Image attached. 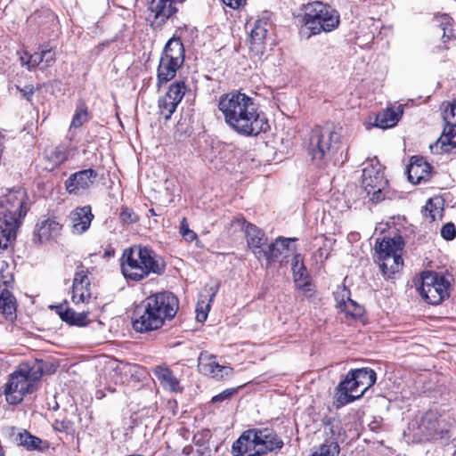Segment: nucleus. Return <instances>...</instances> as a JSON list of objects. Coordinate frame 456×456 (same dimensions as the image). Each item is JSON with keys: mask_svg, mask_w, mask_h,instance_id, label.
<instances>
[{"mask_svg": "<svg viewBox=\"0 0 456 456\" xmlns=\"http://www.w3.org/2000/svg\"><path fill=\"white\" fill-rule=\"evenodd\" d=\"M218 110L228 126L240 135L256 136L269 128L255 100L246 94L231 92L222 95Z\"/></svg>", "mask_w": 456, "mask_h": 456, "instance_id": "nucleus-1", "label": "nucleus"}, {"mask_svg": "<svg viewBox=\"0 0 456 456\" xmlns=\"http://www.w3.org/2000/svg\"><path fill=\"white\" fill-rule=\"evenodd\" d=\"M178 299L170 292H161L147 297L135 306L133 328L137 332H148L161 328L166 320L175 317Z\"/></svg>", "mask_w": 456, "mask_h": 456, "instance_id": "nucleus-2", "label": "nucleus"}, {"mask_svg": "<svg viewBox=\"0 0 456 456\" xmlns=\"http://www.w3.org/2000/svg\"><path fill=\"white\" fill-rule=\"evenodd\" d=\"M164 270L162 258L149 247L134 245L124 250L121 271L127 280L138 281L150 274H161Z\"/></svg>", "mask_w": 456, "mask_h": 456, "instance_id": "nucleus-3", "label": "nucleus"}, {"mask_svg": "<svg viewBox=\"0 0 456 456\" xmlns=\"http://www.w3.org/2000/svg\"><path fill=\"white\" fill-rule=\"evenodd\" d=\"M45 363L33 359L21 362L5 385L4 395L10 404L20 403L24 396L32 394L44 375Z\"/></svg>", "mask_w": 456, "mask_h": 456, "instance_id": "nucleus-4", "label": "nucleus"}, {"mask_svg": "<svg viewBox=\"0 0 456 456\" xmlns=\"http://www.w3.org/2000/svg\"><path fill=\"white\" fill-rule=\"evenodd\" d=\"M23 189L9 191L0 200V249L7 248L15 239L20 220L27 213Z\"/></svg>", "mask_w": 456, "mask_h": 456, "instance_id": "nucleus-5", "label": "nucleus"}, {"mask_svg": "<svg viewBox=\"0 0 456 456\" xmlns=\"http://www.w3.org/2000/svg\"><path fill=\"white\" fill-rule=\"evenodd\" d=\"M283 441L268 428L245 430L232 444L233 456H264L281 449Z\"/></svg>", "mask_w": 456, "mask_h": 456, "instance_id": "nucleus-6", "label": "nucleus"}, {"mask_svg": "<svg viewBox=\"0 0 456 456\" xmlns=\"http://www.w3.org/2000/svg\"><path fill=\"white\" fill-rule=\"evenodd\" d=\"M341 139V127L332 123L314 127L309 136L308 151L319 166L328 163L337 153Z\"/></svg>", "mask_w": 456, "mask_h": 456, "instance_id": "nucleus-7", "label": "nucleus"}, {"mask_svg": "<svg viewBox=\"0 0 456 456\" xmlns=\"http://www.w3.org/2000/svg\"><path fill=\"white\" fill-rule=\"evenodd\" d=\"M302 27L309 31V36L336 29L340 22L338 11L322 2L308 3L305 13L299 20Z\"/></svg>", "mask_w": 456, "mask_h": 456, "instance_id": "nucleus-8", "label": "nucleus"}, {"mask_svg": "<svg viewBox=\"0 0 456 456\" xmlns=\"http://www.w3.org/2000/svg\"><path fill=\"white\" fill-rule=\"evenodd\" d=\"M403 240L401 237L384 238L377 242L375 250L378 256L377 261L383 275L391 278L398 273L403 265L402 251Z\"/></svg>", "mask_w": 456, "mask_h": 456, "instance_id": "nucleus-9", "label": "nucleus"}, {"mask_svg": "<svg viewBox=\"0 0 456 456\" xmlns=\"http://www.w3.org/2000/svg\"><path fill=\"white\" fill-rule=\"evenodd\" d=\"M362 178V187L372 201L384 199L383 191L387 186V180L384 176L382 166L378 159H371L365 163Z\"/></svg>", "mask_w": 456, "mask_h": 456, "instance_id": "nucleus-10", "label": "nucleus"}, {"mask_svg": "<svg viewBox=\"0 0 456 456\" xmlns=\"http://www.w3.org/2000/svg\"><path fill=\"white\" fill-rule=\"evenodd\" d=\"M449 281L443 275L434 272H424L418 291L428 304L438 305L449 296Z\"/></svg>", "mask_w": 456, "mask_h": 456, "instance_id": "nucleus-11", "label": "nucleus"}, {"mask_svg": "<svg viewBox=\"0 0 456 456\" xmlns=\"http://www.w3.org/2000/svg\"><path fill=\"white\" fill-rule=\"evenodd\" d=\"M273 24L270 20V14L264 12L256 19L250 30V50L256 55H263L265 50V40Z\"/></svg>", "mask_w": 456, "mask_h": 456, "instance_id": "nucleus-12", "label": "nucleus"}, {"mask_svg": "<svg viewBox=\"0 0 456 456\" xmlns=\"http://www.w3.org/2000/svg\"><path fill=\"white\" fill-rule=\"evenodd\" d=\"M182 2L183 0H151L149 5L151 14L148 18L151 26L156 28H161L177 12L175 4Z\"/></svg>", "mask_w": 456, "mask_h": 456, "instance_id": "nucleus-13", "label": "nucleus"}, {"mask_svg": "<svg viewBox=\"0 0 456 456\" xmlns=\"http://www.w3.org/2000/svg\"><path fill=\"white\" fill-rule=\"evenodd\" d=\"M4 267L7 269L8 265L7 263L3 262L0 269V279L5 287H9L12 283L13 278L10 272L5 273ZM0 313L4 315L5 318H9L11 320L15 317L16 300L7 288H4L0 291Z\"/></svg>", "mask_w": 456, "mask_h": 456, "instance_id": "nucleus-14", "label": "nucleus"}, {"mask_svg": "<svg viewBox=\"0 0 456 456\" xmlns=\"http://www.w3.org/2000/svg\"><path fill=\"white\" fill-rule=\"evenodd\" d=\"M360 389V386L356 384L354 372L350 370L337 387L334 402L336 408H340L361 398L362 395H359Z\"/></svg>", "mask_w": 456, "mask_h": 456, "instance_id": "nucleus-15", "label": "nucleus"}, {"mask_svg": "<svg viewBox=\"0 0 456 456\" xmlns=\"http://www.w3.org/2000/svg\"><path fill=\"white\" fill-rule=\"evenodd\" d=\"M198 368L202 374L217 379L232 374L231 367L219 364L216 361V356L208 352L200 353L198 359Z\"/></svg>", "mask_w": 456, "mask_h": 456, "instance_id": "nucleus-16", "label": "nucleus"}, {"mask_svg": "<svg viewBox=\"0 0 456 456\" xmlns=\"http://www.w3.org/2000/svg\"><path fill=\"white\" fill-rule=\"evenodd\" d=\"M96 177L97 173L92 168L76 172L66 180V190L70 194H80L91 187Z\"/></svg>", "mask_w": 456, "mask_h": 456, "instance_id": "nucleus-17", "label": "nucleus"}, {"mask_svg": "<svg viewBox=\"0 0 456 456\" xmlns=\"http://www.w3.org/2000/svg\"><path fill=\"white\" fill-rule=\"evenodd\" d=\"M92 297L90 281L87 275V271L80 270L76 272L72 290H71V300L75 305L80 303L86 304Z\"/></svg>", "mask_w": 456, "mask_h": 456, "instance_id": "nucleus-18", "label": "nucleus"}, {"mask_svg": "<svg viewBox=\"0 0 456 456\" xmlns=\"http://www.w3.org/2000/svg\"><path fill=\"white\" fill-rule=\"evenodd\" d=\"M94 217L90 206L73 209L69 215L71 232L77 235L85 233L90 228Z\"/></svg>", "mask_w": 456, "mask_h": 456, "instance_id": "nucleus-19", "label": "nucleus"}, {"mask_svg": "<svg viewBox=\"0 0 456 456\" xmlns=\"http://www.w3.org/2000/svg\"><path fill=\"white\" fill-rule=\"evenodd\" d=\"M334 297L336 306L346 315L357 318L363 314V307L351 298V292L346 287L338 288L334 292Z\"/></svg>", "mask_w": 456, "mask_h": 456, "instance_id": "nucleus-20", "label": "nucleus"}, {"mask_svg": "<svg viewBox=\"0 0 456 456\" xmlns=\"http://www.w3.org/2000/svg\"><path fill=\"white\" fill-rule=\"evenodd\" d=\"M247 243L254 256L261 260L265 256L264 246L267 242V238L265 232L252 224H248L245 228Z\"/></svg>", "mask_w": 456, "mask_h": 456, "instance_id": "nucleus-21", "label": "nucleus"}, {"mask_svg": "<svg viewBox=\"0 0 456 456\" xmlns=\"http://www.w3.org/2000/svg\"><path fill=\"white\" fill-rule=\"evenodd\" d=\"M407 173L409 181L418 184L429 179L431 166L422 158L412 157L407 167Z\"/></svg>", "mask_w": 456, "mask_h": 456, "instance_id": "nucleus-22", "label": "nucleus"}, {"mask_svg": "<svg viewBox=\"0 0 456 456\" xmlns=\"http://www.w3.org/2000/svg\"><path fill=\"white\" fill-rule=\"evenodd\" d=\"M434 154L456 153V132L452 128H444L443 134L429 145Z\"/></svg>", "mask_w": 456, "mask_h": 456, "instance_id": "nucleus-23", "label": "nucleus"}, {"mask_svg": "<svg viewBox=\"0 0 456 456\" xmlns=\"http://www.w3.org/2000/svg\"><path fill=\"white\" fill-rule=\"evenodd\" d=\"M61 228L62 225L58 221L47 218L37 224L34 235L39 242H45L57 237Z\"/></svg>", "mask_w": 456, "mask_h": 456, "instance_id": "nucleus-24", "label": "nucleus"}, {"mask_svg": "<svg viewBox=\"0 0 456 456\" xmlns=\"http://www.w3.org/2000/svg\"><path fill=\"white\" fill-rule=\"evenodd\" d=\"M295 239L279 237L274 242H272L265 248V256L262 259L266 261V266H270L273 262L276 261L280 256L286 255L289 251V246Z\"/></svg>", "mask_w": 456, "mask_h": 456, "instance_id": "nucleus-25", "label": "nucleus"}, {"mask_svg": "<svg viewBox=\"0 0 456 456\" xmlns=\"http://www.w3.org/2000/svg\"><path fill=\"white\" fill-rule=\"evenodd\" d=\"M183 64L172 61L169 58L161 55L159 64L158 67L157 86L159 87L163 84L167 83L175 77L176 71L182 67Z\"/></svg>", "mask_w": 456, "mask_h": 456, "instance_id": "nucleus-26", "label": "nucleus"}, {"mask_svg": "<svg viewBox=\"0 0 456 456\" xmlns=\"http://www.w3.org/2000/svg\"><path fill=\"white\" fill-rule=\"evenodd\" d=\"M54 309L60 318L69 325L85 326L87 323V312L77 313L62 304L54 306Z\"/></svg>", "mask_w": 456, "mask_h": 456, "instance_id": "nucleus-27", "label": "nucleus"}, {"mask_svg": "<svg viewBox=\"0 0 456 456\" xmlns=\"http://www.w3.org/2000/svg\"><path fill=\"white\" fill-rule=\"evenodd\" d=\"M156 378L159 381L160 385L171 392H180L182 387L178 379L173 374V372L166 366L159 365L155 367L153 370Z\"/></svg>", "mask_w": 456, "mask_h": 456, "instance_id": "nucleus-28", "label": "nucleus"}, {"mask_svg": "<svg viewBox=\"0 0 456 456\" xmlns=\"http://www.w3.org/2000/svg\"><path fill=\"white\" fill-rule=\"evenodd\" d=\"M402 114L403 109L401 105L396 110L387 108L376 116L375 126L381 129L393 127L397 124Z\"/></svg>", "mask_w": 456, "mask_h": 456, "instance_id": "nucleus-29", "label": "nucleus"}, {"mask_svg": "<svg viewBox=\"0 0 456 456\" xmlns=\"http://www.w3.org/2000/svg\"><path fill=\"white\" fill-rule=\"evenodd\" d=\"M291 269L294 282L298 288H305L308 285L309 275L304 264V258L300 254L294 255L291 261Z\"/></svg>", "mask_w": 456, "mask_h": 456, "instance_id": "nucleus-30", "label": "nucleus"}, {"mask_svg": "<svg viewBox=\"0 0 456 456\" xmlns=\"http://www.w3.org/2000/svg\"><path fill=\"white\" fill-rule=\"evenodd\" d=\"M161 55L167 57V59L169 58L172 61H175L181 64H183L184 47L180 38H170L166 44Z\"/></svg>", "mask_w": 456, "mask_h": 456, "instance_id": "nucleus-31", "label": "nucleus"}, {"mask_svg": "<svg viewBox=\"0 0 456 456\" xmlns=\"http://www.w3.org/2000/svg\"><path fill=\"white\" fill-rule=\"evenodd\" d=\"M352 371L356 378V384L361 387L359 395H363L375 384L377 379L376 372L370 368L355 369L352 370Z\"/></svg>", "mask_w": 456, "mask_h": 456, "instance_id": "nucleus-32", "label": "nucleus"}, {"mask_svg": "<svg viewBox=\"0 0 456 456\" xmlns=\"http://www.w3.org/2000/svg\"><path fill=\"white\" fill-rule=\"evenodd\" d=\"M205 290L208 293V300L206 303L204 300L201 302H198L197 308H196V319L198 322H203L208 318V314L210 308V303L213 301L214 297H216L218 287L217 286H211L208 289H205Z\"/></svg>", "mask_w": 456, "mask_h": 456, "instance_id": "nucleus-33", "label": "nucleus"}, {"mask_svg": "<svg viewBox=\"0 0 456 456\" xmlns=\"http://www.w3.org/2000/svg\"><path fill=\"white\" fill-rule=\"evenodd\" d=\"M444 203L440 198L429 199L423 209V213L426 216H428L431 221H436L441 218L443 216Z\"/></svg>", "mask_w": 456, "mask_h": 456, "instance_id": "nucleus-34", "label": "nucleus"}, {"mask_svg": "<svg viewBox=\"0 0 456 456\" xmlns=\"http://www.w3.org/2000/svg\"><path fill=\"white\" fill-rule=\"evenodd\" d=\"M419 428L426 436H432L437 432L438 419L436 413L433 411L427 412L420 419Z\"/></svg>", "mask_w": 456, "mask_h": 456, "instance_id": "nucleus-35", "label": "nucleus"}, {"mask_svg": "<svg viewBox=\"0 0 456 456\" xmlns=\"http://www.w3.org/2000/svg\"><path fill=\"white\" fill-rule=\"evenodd\" d=\"M340 448L337 438L330 437L325 439L323 444L315 451L314 456H338Z\"/></svg>", "mask_w": 456, "mask_h": 456, "instance_id": "nucleus-36", "label": "nucleus"}, {"mask_svg": "<svg viewBox=\"0 0 456 456\" xmlns=\"http://www.w3.org/2000/svg\"><path fill=\"white\" fill-rule=\"evenodd\" d=\"M186 85L183 81H176L170 85L165 96L179 104L186 93Z\"/></svg>", "mask_w": 456, "mask_h": 456, "instance_id": "nucleus-37", "label": "nucleus"}, {"mask_svg": "<svg viewBox=\"0 0 456 456\" xmlns=\"http://www.w3.org/2000/svg\"><path fill=\"white\" fill-rule=\"evenodd\" d=\"M17 440L19 444L26 447L28 450L39 449L42 444V440L39 437L32 436L27 431L19 433Z\"/></svg>", "mask_w": 456, "mask_h": 456, "instance_id": "nucleus-38", "label": "nucleus"}, {"mask_svg": "<svg viewBox=\"0 0 456 456\" xmlns=\"http://www.w3.org/2000/svg\"><path fill=\"white\" fill-rule=\"evenodd\" d=\"M89 119L87 108L85 103L77 104L75 114L72 118L70 127L78 128Z\"/></svg>", "mask_w": 456, "mask_h": 456, "instance_id": "nucleus-39", "label": "nucleus"}, {"mask_svg": "<svg viewBox=\"0 0 456 456\" xmlns=\"http://www.w3.org/2000/svg\"><path fill=\"white\" fill-rule=\"evenodd\" d=\"M178 104L167 99V96H163L159 100V109L160 115L166 119H169L172 114L175 111Z\"/></svg>", "mask_w": 456, "mask_h": 456, "instance_id": "nucleus-40", "label": "nucleus"}, {"mask_svg": "<svg viewBox=\"0 0 456 456\" xmlns=\"http://www.w3.org/2000/svg\"><path fill=\"white\" fill-rule=\"evenodd\" d=\"M443 118L446 124L444 128H452L453 131L456 129V100L444 110Z\"/></svg>", "mask_w": 456, "mask_h": 456, "instance_id": "nucleus-41", "label": "nucleus"}, {"mask_svg": "<svg viewBox=\"0 0 456 456\" xmlns=\"http://www.w3.org/2000/svg\"><path fill=\"white\" fill-rule=\"evenodd\" d=\"M452 20L448 14H442L439 17V26L443 29L442 39L445 43L453 37V30L452 25Z\"/></svg>", "mask_w": 456, "mask_h": 456, "instance_id": "nucleus-42", "label": "nucleus"}, {"mask_svg": "<svg viewBox=\"0 0 456 456\" xmlns=\"http://www.w3.org/2000/svg\"><path fill=\"white\" fill-rule=\"evenodd\" d=\"M20 61L23 65H26L28 68V69H35L40 64H43L42 53L41 51L34 53L33 54H30L27 59H25V56H21Z\"/></svg>", "mask_w": 456, "mask_h": 456, "instance_id": "nucleus-43", "label": "nucleus"}, {"mask_svg": "<svg viewBox=\"0 0 456 456\" xmlns=\"http://www.w3.org/2000/svg\"><path fill=\"white\" fill-rule=\"evenodd\" d=\"M180 233L182 234L183 238L188 241H193L196 240L197 243L200 241L198 240V236L196 232H194L192 230L189 228L188 223L185 218H183L180 224Z\"/></svg>", "mask_w": 456, "mask_h": 456, "instance_id": "nucleus-44", "label": "nucleus"}, {"mask_svg": "<svg viewBox=\"0 0 456 456\" xmlns=\"http://www.w3.org/2000/svg\"><path fill=\"white\" fill-rule=\"evenodd\" d=\"M43 67L42 69L48 68L53 65L55 62V52L52 48L43 46L41 48Z\"/></svg>", "mask_w": 456, "mask_h": 456, "instance_id": "nucleus-45", "label": "nucleus"}, {"mask_svg": "<svg viewBox=\"0 0 456 456\" xmlns=\"http://www.w3.org/2000/svg\"><path fill=\"white\" fill-rule=\"evenodd\" d=\"M119 218L123 224H133L137 222L138 216L137 215L128 208H123Z\"/></svg>", "mask_w": 456, "mask_h": 456, "instance_id": "nucleus-46", "label": "nucleus"}, {"mask_svg": "<svg viewBox=\"0 0 456 456\" xmlns=\"http://www.w3.org/2000/svg\"><path fill=\"white\" fill-rule=\"evenodd\" d=\"M50 158L55 165H60L67 159V153L63 148L58 147L52 151Z\"/></svg>", "mask_w": 456, "mask_h": 456, "instance_id": "nucleus-47", "label": "nucleus"}, {"mask_svg": "<svg viewBox=\"0 0 456 456\" xmlns=\"http://www.w3.org/2000/svg\"><path fill=\"white\" fill-rule=\"evenodd\" d=\"M441 236L447 240H453L456 236V228L452 223L445 224L441 229Z\"/></svg>", "mask_w": 456, "mask_h": 456, "instance_id": "nucleus-48", "label": "nucleus"}, {"mask_svg": "<svg viewBox=\"0 0 456 456\" xmlns=\"http://www.w3.org/2000/svg\"><path fill=\"white\" fill-rule=\"evenodd\" d=\"M236 392H237V388L225 389V390L222 391L221 393H219L218 395H215L212 398V403H216L224 402L225 400H229Z\"/></svg>", "mask_w": 456, "mask_h": 456, "instance_id": "nucleus-49", "label": "nucleus"}, {"mask_svg": "<svg viewBox=\"0 0 456 456\" xmlns=\"http://www.w3.org/2000/svg\"><path fill=\"white\" fill-rule=\"evenodd\" d=\"M53 428L55 431H58V432L69 433L72 429V424L69 420H67V419H62V420L56 419L53 423Z\"/></svg>", "mask_w": 456, "mask_h": 456, "instance_id": "nucleus-50", "label": "nucleus"}, {"mask_svg": "<svg viewBox=\"0 0 456 456\" xmlns=\"http://www.w3.org/2000/svg\"><path fill=\"white\" fill-rule=\"evenodd\" d=\"M17 90L20 91L21 95L28 100V102H31L32 95L34 94L35 89L33 85H28L24 86L23 88H20V86H16Z\"/></svg>", "mask_w": 456, "mask_h": 456, "instance_id": "nucleus-51", "label": "nucleus"}, {"mask_svg": "<svg viewBox=\"0 0 456 456\" xmlns=\"http://www.w3.org/2000/svg\"><path fill=\"white\" fill-rule=\"evenodd\" d=\"M224 4L232 9H237L241 6L246 0H222Z\"/></svg>", "mask_w": 456, "mask_h": 456, "instance_id": "nucleus-52", "label": "nucleus"}, {"mask_svg": "<svg viewBox=\"0 0 456 456\" xmlns=\"http://www.w3.org/2000/svg\"><path fill=\"white\" fill-rule=\"evenodd\" d=\"M330 433H331L332 436H335V431H334V429H333V427H331V428H330Z\"/></svg>", "mask_w": 456, "mask_h": 456, "instance_id": "nucleus-53", "label": "nucleus"}, {"mask_svg": "<svg viewBox=\"0 0 456 456\" xmlns=\"http://www.w3.org/2000/svg\"><path fill=\"white\" fill-rule=\"evenodd\" d=\"M150 212H151L152 215H155V213H154V210H153V209H150Z\"/></svg>", "mask_w": 456, "mask_h": 456, "instance_id": "nucleus-54", "label": "nucleus"}, {"mask_svg": "<svg viewBox=\"0 0 456 456\" xmlns=\"http://www.w3.org/2000/svg\"><path fill=\"white\" fill-rule=\"evenodd\" d=\"M0 456H4L3 452H0Z\"/></svg>", "mask_w": 456, "mask_h": 456, "instance_id": "nucleus-55", "label": "nucleus"}, {"mask_svg": "<svg viewBox=\"0 0 456 456\" xmlns=\"http://www.w3.org/2000/svg\"><path fill=\"white\" fill-rule=\"evenodd\" d=\"M312 456H314V453H313Z\"/></svg>", "mask_w": 456, "mask_h": 456, "instance_id": "nucleus-56", "label": "nucleus"}]
</instances>
